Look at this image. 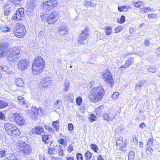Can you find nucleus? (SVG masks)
<instances>
[{
    "label": "nucleus",
    "instance_id": "nucleus-1",
    "mask_svg": "<svg viewBox=\"0 0 160 160\" xmlns=\"http://www.w3.org/2000/svg\"><path fill=\"white\" fill-rule=\"evenodd\" d=\"M105 93L104 89L102 86H99L94 88L89 96V100L92 102H96L101 100Z\"/></svg>",
    "mask_w": 160,
    "mask_h": 160
},
{
    "label": "nucleus",
    "instance_id": "nucleus-2",
    "mask_svg": "<svg viewBox=\"0 0 160 160\" xmlns=\"http://www.w3.org/2000/svg\"><path fill=\"white\" fill-rule=\"evenodd\" d=\"M45 65L44 62L40 56H38L35 58L32 66V70L35 74L39 73L44 69Z\"/></svg>",
    "mask_w": 160,
    "mask_h": 160
},
{
    "label": "nucleus",
    "instance_id": "nucleus-3",
    "mask_svg": "<svg viewBox=\"0 0 160 160\" xmlns=\"http://www.w3.org/2000/svg\"><path fill=\"white\" fill-rule=\"evenodd\" d=\"M4 127L7 132L11 136H18L20 134L19 130L16 127L10 123H5Z\"/></svg>",
    "mask_w": 160,
    "mask_h": 160
},
{
    "label": "nucleus",
    "instance_id": "nucleus-4",
    "mask_svg": "<svg viewBox=\"0 0 160 160\" xmlns=\"http://www.w3.org/2000/svg\"><path fill=\"white\" fill-rule=\"evenodd\" d=\"M48 12L46 11L45 12L41 13V17L42 19H46L47 22L49 24H52L57 21V18L55 12H53L49 16Z\"/></svg>",
    "mask_w": 160,
    "mask_h": 160
},
{
    "label": "nucleus",
    "instance_id": "nucleus-5",
    "mask_svg": "<svg viewBox=\"0 0 160 160\" xmlns=\"http://www.w3.org/2000/svg\"><path fill=\"white\" fill-rule=\"evenodd\" d=\"M15 36L18 38H22L26 33V28L21 23L17 24L15 28Z\"/></svg>",
    "mask_w": 160,
    "mask_h": 160
},
{
    "label": "nucleus",
    "instance_id": "nucleus-6",
    "mask_svg": "<svg viewBox=\"0 0 160 160\" xmlns=\"http://www.w3.org/2000/svg\"><path fill=\"white\" fill-rule=\"evenodd\" d=\"M18 48L13 47L8 50L7 55L9 58L14 57V59H18L20 57V51Z\"/></svg>",
    "mask_w": 160,
    "mask_h": 160
},
{
    "label": "nucleus",
    "instance_id": "nucleus-7",
    "mask_svg": "<svg viewBox=\"0 0 160 160\" xmlns=\"http://www.w3.org/2000/svg\"><path fill=\"white\" fill-rule=\"evenodd\" d=\"M102 75L103 78L105 81L107 83H109L110 86H112L114 82L110 72L108 70H106L103 72Z\"/></svg>",
    "mask_w": 160,
    "mask_h": 160
},
{
    "label": "nucleus",
    "instance_id": "nucleus-8",
    "mask_svg": "<svg viewBox=\"0 0 160 160\" xmlns=\"http://www.w3.org/2000/svg\"><path fill=\"white\" fill-rule=\"evenodd\" d=\"M44 7L47 12H49L51 9L56 7L58 4L57 1L55 0H48L43 2Z\"/></svg>",
    "mask_w": 160,
    "mask_h": 160
},
{
    "label": "nucleus",
    "instance_id": "nucleus-9",
    "mask_svg": "<svg viewBox=\"0 0 160 160\" xmlns=\"http://www.w3.org/2000/svg\"><path fill=\"white\" fill-rule=\"evenodd\" d=\"M29 64L30 62L28 60L25 59L20 60L18 62V68L21 71L24 70L28 68Z\"/></svg>",
    "mask_w": 160,
    "mask_h": 160
},
{
    "label": "nucleus",
    "instance_id": "nucleus-10",
    "mask_svg": "<svg viewBox=\"0 0 160 160\" xmlns=\"http://www.w3.org/2000/svg\"><path fill=\"white\" fill-rule=\"evenodd\" d=\"M116 149L123 152H125L127 149V146L125 144L123 143L122 138V137H119L116 140Z\"/></svg>",
    "mask_w": 160,
    "mask_h": 160
},
{
    "label": "nucleus",
    "instance_id": "nucleus-11",
    "mask_svg": "<svg viewBox=\"0 0 160 160\" xmlns=\"http://www.w3.org/2000/svg\"><path fill=\"white\" fill-rule=\"evenodd\" d=\"M15 120L16 123L20 126H23L25 123V120L20 113H16L14 114Z\"/></svg>",
    "mask_w": 160,
    "mask_h": 160
},
{
    "label": "nucleus",
    "instance_id": "nucleus-12",
    "mask_svg": "<svg viewBox=\"0 0 160 160\" xmlns=\"http://www.w3.org/2000/svg\"><path fill=\"white\" fill-rule=\"evenodd\" d=\"M20 147L22 153L29 154L31 152L32 150L30 146L25 142L20 143Z\"/></svg>",
    "mask_w": 160,
    "mask_h": 160
},
{
    "label": "nucleus",
    "instance_id": "nucleus-13",
    "mask_svg": "<svg viewBox=\"0 0 160 160\" xmlns=\"http://www.w3.org/2000/svg\"><path fill=\"white\" fill-rule=\"evenodd\" d=\"M24 9L23 8L18 9L16 11V13L13 17L14 20L16 21L21 20L22 18L24 16Z\"/></svg>",
    "mask_w": 160,
    "mask_h": 160
},
{
    "label": "nucleus",
    "instance_id": "nucleus-14",
    "mask_svg": "<svg viewBox=\"0 0 160 160\" xmlns=\"http://www.w3.org/2000/svg\"><path fill=\"white\" fill-rule=\"evenodd\" d=\"M134 59L132 57H131L128 58L126 61L125 64L121 65L119 68L120 71H122L123 69L126 68L130 66L134 62Z\"/></svg>",
    "mask_w": 160,
    "mask_h": 160
},
{
    "label": "nucleus",
    "instance_id": "nucleus-15",
    "mask_svg": "<svg viewBox=\"0 0 160 160\" xmlns=\"http://www.w3.org/2000/svg\"><path fill=\"white\" fill-rule=\"evenodd\" d=\"M89 36L86 33H81L79 35L78 42L80 44H84L87 42L88 38Z\"/></svg>",
    "mask_w": 160,
    "mask_h": 160
},
{
    "label": "nucleus",
    "instance_id": "nucleus-16",
    "mask_svg": "<svg viewBox=\"0 0 160 160\" xmlns=\"http://www.w3.org/2000/svg\"><path fill=\"white\" fill-rule=\"evenodd\" d=\"M147 82L145 80L142 79L138 81L136 85L135 89L136 91H141V88L142 87L146 86Z\"/></svg>",
    "mask_w": 160,
    "mask_h": 160
},
{
    "label": "nucleus",
    "instance_id": "nucleus-17",
    "mask_svg": "<svg viewBox=\"0 0 160 160\" xmlns=\"http://www.w3.org/2000/svg\"><path fill=\"white\" fill-rule=\"evenodd\" d=\"M102 117L104 120L106 121L107 122L112 121L114 120L115 117L114 115L110 116L109 113H104L102 114Z\"/></svg>",
    "mask_w": 160,
    "mask_h": 160
},
{
    "label": "nucleus",
    "instance_id": "nucleus-18",
    "mask_svg": "<svg viewBox=\"0 0 160 160\" xmlns=\"http://www.w3.org/2000/svg\"><path fill=\"white\" fill-rule=\"evenodd\" d=\"M44 130L42 127L41 126H37L35 128H32V130L31 132L32 134L36 135H40L42 133Z\"/></svg>",
    "mask_w": 160,
    "mask_h": 160
},
{
    "label": "nucleus",
    "instance_id": "nucleus-19",
    "mask_svg": "<svg viewBox=\"0 0 160 160\" xmlns=\"http://www.w3.org/2000/svg\"><path fill=\"white\" fill-rule=\"evenodd\" d=\"M52 82V80L49 77L44 78L41 81L40 84L44 87H48Z\"/></svg>",
    "mask_w": 160,
    "mask_h": 160
},
{
    "label": "nucleus",
    "instance_id": "nucleus-20",
    "mask_svg": "<svg viewBox=\"0 0 160 160\" xmlns=\"http://www.w3.org/2000/svg\"><path fill=\"white\" fill-rule=\"evenodd\" d=\"M51 138V135L46 134V133H45V132H44V134H42V141L45 144H47L49 143L50 141H48V140H49V138ZM50 145L51 146L52 144V141H51L50 142Z\"/></svg>",
    "mask_w": 160,
    "mask_h": 160
},
{
    "label": "nucleus",
    "instance_id": "nucleus-21",
    "mask_svg": "<svg viewBox=\"0 0 160 160\" xmlns=\"http://www.w3.org/2000/svg\"><path fill=\"white\" fill-rule=\"evenodd\" d=\"M7 47L6 45L3 43L0 44V57H3L6 54Z\"/></svg>",
    "mask_w": 160,
    "mask_h": 160
},
{
    "label": "nucleus",
    "instance_id": "nucleus-22",
    "mask_svg": "<svg viewBox=\"0 0 160 160\" xmlns=\"http://www.w3.org/2000/svg\"><path fill=\"white\" fill-rule=\"evenodd\" d=\"M28 10L30 12L33 11L36 9V5L34 2H28L27 4Z\"/></svg>",
    "mask_w": 160,
    "mask_h": 160
},
{
    "label": "nucleus",
    "instance_id": "nucleus-23",
    "mask_svg": "<svg viewBox=\"0 0 160 160\" xmlns=\"http://www.w3.org/2000/svg\"><path fill=\"white\" fill-rule=\"evenodd\" d=\"M3 160H18L17 157L13 153H10Z\"/></svg>",
    "mask_w": 160,
    "mask_h": 160
},
{
    "label": "nucleus",
    "instance_id": "nucleus-24",
    "mask_svg": "<svg viewBox=\"0 0 160 160\" xmlns=\"http://www.w3.org/2000/svg\"><path fill=\"white\" fill-rule=\"evenodd\" d=\"M35 108H32L31 110H28L27 112L29 116L33 118H34L36 116V113L34 110Z\"/></svg>",
    "mask_w": 160,
    "mask_h": 160
},
{
    "label": "nucleus",
    "instance_id": "nucleus-25",
    "mask_svg": "<svg viewBox=\"0 0 160 160\" xmlns=\"http://www.w3.org/2000/svg\"><path fill=\"white\" fill-rule=\"evenodd\" d=\"M104 107L103 106H100L97 108L95 110L97 115L100 116L101 114L103 112Z\"/></svg>",
    "mask_w": 160,
    "mask_h": 160
},
{
    "label": "nucleus",
    "instance_id": "nucleus-26",
    "mask_svg": "<svg viewBox=\"0 0 160 160\" xmlns=\"http://www.w3.org/2000/svg\"><path fill=\"white\" fill-rule=\"evenodd\" d=\"M133 4L135 7L139 8L141 10L143 9L144 8V4L143 2H142L138 1L134 2H133Z\"/></svg>",
    "mask_w": 160,
    "mask_h": 160
},
{
    "label": "nucleus",
    "instance_id": "nucleus-27",
    "mask_svg": "<svg viewBox=\"0 0 160 160\" xmlns=\"http://www.w3.org/2000/svg\"><path fill=\"white\" fill-rule=\"evenodd\" d=\"M131 8L130 6H119L118 7V10L120 12H126L128 11L129 8Z\"/></svg>",
    "mask_w": 160,
    "mask_h": 160
},
{
    "label": "nucleus",
    "instance_id": "nucleus-28",
    "mask_svg": "<svg viewBox=\"0 0 160 160\" xmlns=\"http://www.w3.org/2000/svg\"><path fill=\"white\" fill-rule=\"evenodd\" d=\"M59 32L61 34L64 35L68 31V28L64 27H61L58 29Z\"/></svg>",
    "mask_w": 160,
    "mask_h": 160
},
{
    "label": "nucleus",
    "instance_id": "nucleus-29",
    "mask_svg": "<svg viewBox=\"0 0 160 160\" xmlns=\"http://www.w3.org/2000/svg\"><path fill=\"white\" fill-rule=\"evenodd\" d=\"M15 83L18 86L23 87L24 83L22 80L20 78H18L16 79L15 81Z\"/></svg>",
    "mask_w": 160,
    "mask_h": 160
},
{
    "label": "nucleus",
    "instance_id": "nucleus-30",
    "mask_svg": "<svg viewBox=\"0 0 160 160\" xmlns=\"http://www.w3.org/2000/svg\"><path fill=\"white\" fill-rule=\"evenodd\" d=\"M11 28L5 25H1L0 26V29L3 32H5L11 31Z\"/></svg>",
    "mask_w": 160,
    "mask_h": 160
},
{
    "label": "nucleus",
    "instance_id": "nucleus-31",
    "mask_svg": "<svg viewBox=\"0 0 160 160\" xmlns=\"http://www.w3.org/2000/svg\"><path fill=\"white\" fill-rule=\"evenodd\" d=\"M9 103L4 100H0V109L3 108L8 105Z\"/></svg>",
    "mask_w": 160,
    "mask_h": 160
},
{
    "label": "nucleus",
    "instance_id": "nucleus-32",
    "mask_svg": "<svg viewBox=\"0 0 160 160\" xmlns=\"http://www.w3.org/2000/svg\"><path fill=\"white\" fill-rule=\"evenodd\" d=\"M63 91L67 92L70 88V82L68 81H65L64 83Z\"/></svg>",
    "mask_w": 160,
    "mask_h": 160
},
{
    "label": "nucleus",
    "instance_id": "nucleus-33",
    "mask_svg": "<svg viewBox=\"0 0 160 160\" xmlns=\"http://www.w3.org/2000/svg\"><path fill=\"white\" fill-rule=\"evenodd\" d=\"M88 118L89 121L92 122L96 121L97 120V117L94 114H92L89 115Z\"/></svg>",
    "mask_w": 160,
    "mask_h": 160
},
{
    "label": "nucleus",
    "instance_id": "nucleus-34",
    "mask_svg": "<svg viewBox=\"0 0 160 160\" xmlns=\"http://www.w3.org/2000/svg\"><path fill=\"white\" fill-rule=\"evenodd\" d=\"M59 122L58 121H53L52 123V125L55 129L56 131H58L59 129Z\"/></svg>",
    "mask_w": 160,
    "mask_h": 160
},
{
    "label": "nucleus",
    "instance_id": "nucleus-35",
    "mask_svg": "<svg viewBox=\"0 0 160 160\" xmlns=\"http://www.w3.org/2000/svg\"><path fill=\"white\" fill-rule=\"evenodd\" d=\"M124 28L123 25H121L117 26L115 28V33H118L121 31Z\"/></svg>",
    "mask_w": 160,
    "mask_h": 160
},
{
    "label": "nucleus",
    "instance_id": "nucleus-36",
    "mask_svg": "<svg viewBox=\"0 0 160 160\" xmlns=\"http://www.w3.org/2000/svg\"><path fill=\"white\" fill-rule=\"evenodd\" d=\"M44 127L46 130L50 132H53L54 131V129L51 126L47 124L44 125Z\"/></svg>",
    "mask_w": 160,
    "mask_h": 160
},
{
    "label": "nucleus",
    "instance_id": "nucleus-37",
    "mask_svg": "<svg viewBox=\"0 0 160 160\" xmlns=\"http://www.w3.org/2000/svg\"><path fill=\"white\" fill-rule=\"evenodd\" d=\"M134 152L133 151H131L129 152L128 156V159L130 160H132L134 158Z\"/></svg>",
    "mask_w": 160,
    "mask_h": 160
},
{
    "label": "nucleus",
    "instance_id": "nucleus-38",
    "mask_svg": "<svg viewBox=\"0 0 160 160\" xmlns=\"http://www.w3.org/2000/svg\"><path fill=\"white\" fill-rule=\"evenodd\" d=\"M7 152V149H0V158L4 157L6 155V152Z\"/></svg>",
    "mask_w": 160,
    "mask_h": 160
},
{
    "label": "nucleus",
    "instance_id": "nucleus-39",
    "mask_svg": "<svg viewBox=\"0 0 160 160\" xmlns=\"http://www.w3.org/2000/svg\"><path fill=\"white\" fill-rule=\"evenodd\" d=\"M84 4L86 6H93V5L95 4L93 2V1L91 0L85 1V2H84Z\"/></svg>",
    "mask_w": 160,
    "mask_h": 160
},
{
    "label": "nucleus",
    "instance_id": "nucleus-40",
    "mask_svg": "<svg viewBox=\"0 0 160 160\" xmlns=\"http://www.w3.org/2000/svg\"><path fill=\"white\" fill-rule=\"evenodd\" d=\"M90 147L95 152H97L98 150V147L95 144H92L90 145Z\"/></svg>",
    "mask_w": 160,
    "mask_h": 160
},
{
    "label": "nucleus",
    "instance_id": "nucleus-41",
    "mask_svg": "<svg viewBox=\"0 0 160 160\" xmlns=\"http://www.w3.org/2000/svg\"><path fill=\"white\" fill-rule=\"evenodd\" d=\"M148 71L150 72H156L157 69L154 66H151L149 67L147 69Z\"/></svg>",
    "mask_w": 160,
    "mask_h": 160
},
{
    "label": "nucleus",
    "instance_id": "nucleus-42",
    "mask_svg": "<svg viewBox=\"0 0 160 160\" xmlns=\"http://www.w3.org/2000/svg\"><path fill=\"white\" fill-rule=\"evenodd\" d=\"M106 31L105 32L106 33V35H109L111 33V28L110 27H105Z\"/></svg>",
    "mask_w": 160,
    "mask_h": 160
},
{
    "label": "nucleus",
    "instance_id": "nucleus-43",
    "mask_svg": "<svg viewBox=\"0 0 160 160\" xmlns=\"http://www.w3.org/2000/svg\"><path fill=\"white\" fill-rule=\"evenodd\" d=\"M85 156L87 160H90L92 157V154L89 151H88L85 153Z\"/></svg>",
    "mask_w": 160,
    "mask_h": 160
},
{
    "label": "nucleus",
    "instance_id": "nucleus-44",
    "mask_svg": "<svg viewBox=\"0 0 160 160\" xmlns=\"http://www.w3.org/2000/svg\"><path fill=\"white\" fill-rule=\"evenodd\" d=\"M58 150V155L61 156H62L63 155V151L61 146H59Z\"/></svg>",
    "mask_w": 160,
    "mask_h": 160
},
{
    "label": "nucleus",
    "instance_id": "nucleus-45",
    "mask_svg": "<svg viewBox=\"0 0 160 160\" xmlns=\"http://www.w3.org/2000/svg\"><path fill=\"white\" fill-rule=\"evenodd\" d=\"M119 93L118 92H114L112 95V98L114 99H117L119 97Z\"/></svg>",
    "mask_w": 160,
    "mask_h": 160
},
{
    "label": "nucleus",
    "instance_id": "nucleus-46",
    "mask_svg": "<svg viewBox=\"0 0 160 160\" xmlns=\"http://www.w3.org/2000/svg\"><path fill=\"white\" fill-rule=\"evenodd\" d=\"M82 98L81 97H78L76 99V102L77 104L80 106L82 102Z\"/></svg>",
    "mask_w": 160,
    "mask_h": 160
},
{
    "label": "nucleus",
    "instance_id": "nucleus-47",
    "mask_svg": "<svg viewBox=\"0 0 160 160\" xmlns=\"http://www.w3.org/2000/svg\"><path fill=\"white\" fill-rule=\"evenodd\" d=\"M153 143V138H151L149 139L148 142L147 143V146L148 147H150L152 146Z\"/></svg>",
    "mask_w": 160,
    "mask_h": 160
},
{
    "label": "nucleus",
    "instance_id": "nucleus-48",
    "mask_svg": "<svg viewBox=\"0 0 160 160\" xmlns=\"http://www.w3.org/2000/svg\"><path fill=\"white\" fill-rule=\"evenodd\" d=\"M34 110H35L36 113V115H41L42 114V111L41 108L37 109L36 108H34Z\"/></svg>",
    "mask_w": 160,
    "mask_h": 160
},
{
    "label": "nucleus",
    "instance_id": "nucleus-49",
    "mask_svg": "<svg viewBox=\"0 0 160 160\" xmlns=\"http://www.w3.org/2000/svg\"><path fill=\"white\" fill-rule=\"evenodd\" d=\"M153 150L150 148H146V152L148 154H152Z\"/></svg>",
    "mask_w": 160,
    "mask_h": 160
},
{
    "label": "nucleus",
    "instance_id": "nucleus-50",
    "mask_svg": "<svg viewBox=\"0 0 160 160\" xmlns=\"http://www.w3.org/2000/svg\"><path fill=\"white\" fill-rule=\"evenodd\" d=\"M76 156L77 160H83L82 155L81 153H78L77 154Z\"/></svg>",
    "mask_w": 160,
    "mask_h": 160
},
{
    "label": "nucleus",
    "instance_id": "nucleus-51",
    "mask_svg": "<svg viewBox=\"0 0 160 160\" xmlns=\"http://www.w3.org/2000/svg\"><path fill=\"white\" fill-rule=\"evenodd\" d=\"M125 20V17L123 15H122L121 16L120 21L118 22L120 23H123L124 22Z\"/></svg>",
    "mask_w": 160,
    "mask_h": 160
},
{
    "label": "nucleus",
    "instance_id": "nucleus-52",
    "mask_svg": "<svg viewBox=\"0 0 160 160\" xmlns=\"http://www.w3.org/2000/svg\"><path fill=\"white\" fill-rule=\"evenodd\" d=\"M151 10L152 9L151 8H145L144 7L143 9H142V10H141V11L144 12H148V11H151Z\"/></svg>",
    "mask_w": 160,
    "mask_h": 160
},
{
    "label": "nucleus",
    "instance_id": "nucleus-53",
    "mask_svg": "<svg viewBox=\"0 0 160 160\" xmlns=\"http://www.w3.org/2000/svg\"><path fill=\"white\" fill-rule=\"evenodd\" d=\"M68 98L71 102H72L73 100V95L72 93H70L68 94Z\"/></svg>",
    "mask_w": 160,
    "mask_h": 160
},
{
    "label": "nucleus",
    "instance_id": "nucleus-54",
    "mask_svg": "<svg viewBox=\"0 0 160 160\" xmlns=\"http://www.w3.org/2000/svg\"><path fill=\"white\" fill-rule=\"evenodd\" d=\"M68 128L69 131H72L74 129L73 125L72 123H69L68 125Z\"/></svg>",
    "mask_w": 160,
    "mask_h": 160
},
{
    "label": "nucleus",
    "instance_id": "nucleus-55",
    "mask_svg": "<svg viewBox=\"0 0 160 160\" xmlns=\"http://www.w3.org/2000/svg\"><path fill=\"white\" fill-rule=\"evenodd\" d=\"M73 150V148L72 146V144H69L68 148V150L69 152H71Z\"/></svg>",
    "mask_w": 160,
    "mask_h": 160
},
{
    "label": "nucleus",
    "instance_id": "nucleus-56",
    "mask_svg": "<svg viewBox=\"0 0 160 160\" xmlns=\"http://www.w3.org/2000/svg\"><path fill=\"white\" fill-rule=\"evenodd\" d=\"M8 69V68L6 66H0V70H2L4 71H6Z\"/></svg>",
    "mask_w": 160,
    "mask_h": 160
},
{
    "label": "nucleus",
    "instance_id": "nucleus-57",
    "mask_svg": "<svg viewBox=\"0 0 160 160\" xmlns=\"http://www.w3.org/2000/svg\"><path fill=\"white\" fill-rule=\"evenodd\" d=\"M11 11L9 8H8L4 12V14L5 16H8L10 13Z\"/></svg>",
    "mask_w": 160,
    "mask_h": 160
},
{
    "label": "nucleus",
    "instance_id": "nucleus-58",
    "mask_svg": "<svg viewBox=\"0 0 160 160\" xmlns=\"http://www.w3.org/2000/svg\"><path fill=\"white\" fill-rule=\"evenodd\" d=\"M133 141L134 142V144L137 145L138 144V140L135 136L133 137L132 138Z\"/></svg>",
    "mask_w": 160,
    "mask_h": 160
},
{
    "label": "nucleus",
    "instance_id": "nucleus-59",
    "mask_svg": "<svg viewBox=\"0 0 160 160\" xmlns=\"http://www.w3.org/2000/svg\"><path fill=\"white\" fill-rule=\"evenodd\" d=\"M157 15L154 14H149L148 15V17L149 18H157Z\"/></svg>",
    "mask_w": 160,
    "mask_h": 160
},
{
    "label": "nucleus",
    "instance_id": "nucleus-60",
    "mask_svg": "<svg viewBox=\"0 0 160 160\" xmlns=\"http://www.w3.org/2000/svg\"><path fill=\"white\" fill-rule=\"evenodd\" d=\"M89 31L88 28H86L84 29V30L81 33H86L88 36H89V35L88 33V32Z\"/></svg>",
    "mask_w": 160,
    "mask_h": 160
},
{
    "label": "nucleus",
    "instance_id": "nucleus-61",
    "mask_svg": "<svg viewBox=\"0 0 160 160\" xmlns=\"http://www.w3.org/2000/svg\"><path fill=\"white\" fill-rule=\"evenodd\" d=\"M146 126L144 123H142L139 125V128H144Z\"/></svg>",
    "mask_w": 160,
    "mask_h": 160
},
{
    "label": "nucleus",
    "instance_id": "nucleus-62",
    "mask_svg": "<svg viewBox=\"0 0 160 160\" xmlns=\"http://www.w3.org/2000/svg\"><path fill=\"white\" fill-rule=\"evenodd\" d=\"M93 84V82H91L87 85V88H91L92 84Z\"/></svg>",
    "mask_w": 160,
    "mask_h": 160
},
{
    "label": "nucleus",
    "instance_id": "nucleus-63",
    "mask_svg": "<svg viewBox=\"0 0 160 160\" xmlns=\"http://www.w3.org/2000/svg\"><path fill=\"white\" fill-rule=\"evenodd\" d=\"M144 43H145V45L146 46H148L150 44V42L149 40H148L147 39H145L144 41Z\"/></svg>",
    "mask_w": 160,
    "mask_h": 160
},
{
    "label": "nucleus",
    "instance_id": "nucleus-64",
    "mask_svg": "<svg viewBox=\"0 0 160 160\" xmlns=\"http://www.w3.org/2000/svg\"><path fill=\"white\" fill-rule=\"evenodd\" d=\"M40 160H45L46 159L45 158V157L43 155H39V157Z\"/></svg>",
    "mask_w": 160,
    "mask_h": 160
}]
</instances>
